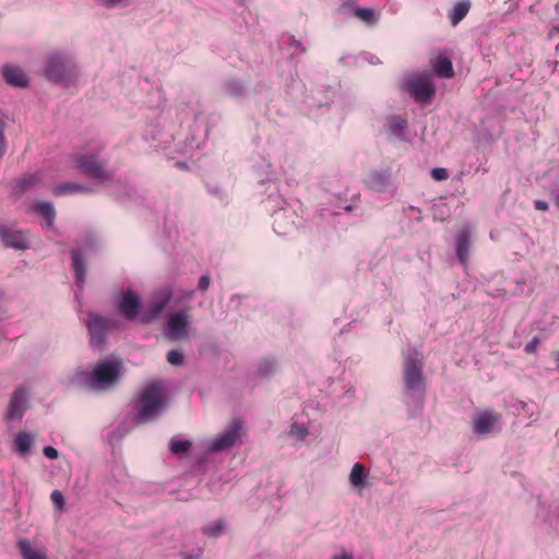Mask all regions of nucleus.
<instances>
[{
	"instance_id": "obj_21",
	"label": "nucleus",
	"mask_w": 559,
	"mask_h": 559,
	"mask_svg": "<svg viewBox=\"0 0 559 559\" xmlns=\"http://www.w3.org/2000/svg\"><path fill=\"white\" fill-rule=\"evenodd\" d=\"M71 258H72V267L75 273L76 282L79 284H83L85 281V266L83 263L82 254L79 249H73L71 251Z\"/></svg>"
},
{
	"instance_id": "obj_36",
	"label": "nucleus",
	"mask_w": 559,
	"mask_h": 559,
	"mask_svg": "<svg viewBox=\"0 0 559 559\" xmlns=\"http://www.w3.org/2000/svg\"><path fill=\"white\" fill-rule=\"evenodd\" d=\"M538 343H539L538 338H536V337H535V338H533L530 343H527V344L525 345L524 352H525L526 354H533V353H535V350H536V348H537V346H538Z\"/></svg>"
},
{
	"instance_id": "obj_47",
	"label": "nucleus",
	"mask_w": 559,
	"mask_h": 559,
	"mask_svg": "<svg viewBox=\"0 0 559 559\" xmlns=\"http://www.w3.org/2000/svg\"><path fill=\"white\" fill-rule=\"evenodd\" d=\"M345 210H346V211H350V210H352V206H350V205H348Z\"/></svg>"
},
{
	"instance_id": "obj_3",
	"label": "nucleus",
	"mask_w": 559,
	"mask_h": 559,
	"mask_svg": "<svg viewBox=\"0 0 559 559\" xmlns=\"http://www.w3.org/2000/svg\"><path fill=\"white\" fill-rule=\"evenodd\" d=\"M75 168L83 175L103 182L112 179V173L106 169V162L92 154L79 155L75 159Z\"/></svg>"
},
{
	"instance_id": "obj_2",
	"label": "nucleus",
	"mask_w": 559,
	"mask_h": 559,
	"mask_svg": "<svg viewBox=\"0 0 559 559\" xmlns=\"http://www.w3.org/2000/svg\"><path fill=\"white\" fill-rule=\"evenodd\" d=\"M166 403L165 385L162 381L148 383L142 391L136 405L138 421L147 423L158 417Z\"/></svg>"
},
{
	"instance_id": "obj_20",
	"label": "nucleus",
	"mask_w": 559,
	"mask_h": 559,
	"mask_svg": "<svg viewBox=\"0 0 559 559\" xmlns=\"http://www.w3.org/2000/svg\"><path fill=\"white\" fill-rule=\"evenodd\" d=\"M33 444L34 437L31 433L26 431H20L15 436L14 448L20 454L25 455L26 453H28Z\"/></svg>"
},
{
	"instance_id": "obj_25",
	"label": "nucleus",
	"mask_w": 559,
	"mask_h": 559,
	"mask_svg": "<svg viewBox=\"0 0 559 559\" xmlns=\"http://www.w3.org/2000/svg\"><path fill=\"white\" fill-rule=\"evenodd\" d=\"M349 481L354 487H360L365 484V467L360 463H356L349 474Z\"/></svg>"
},
{
	"instance_id": "obj_31",
	"label": "nucleus",
	"mask_w": 559,
	"mask_h": 559,
	"mask_svg": "<svg viewBox=\"0 0 559 559\" xmlns=\"http://www.w3.org/2000/svg\"><path fill=\"white\" fill-rule=\"evenodd\" d=\"M431 177L437 181L447 180L449 178V171L445 168L437 167L431 170Z\"/></svg>"
},
{
	"instance_id": "obj_26",
	"label": "nucleus",
	"mask_w": 559,
	"mask_h": 559,
	"mask_svg": "<svg viewBox=\"0 0 559 559\" xmlns=\"http://www.w3.org/2000/svg\"><path fill=\"white\" fill-rule=\"evenodd\" d=\"M354 14L368 25H373L378 22V16L371 8H357Z\"/></svg>"
},
{
	"instance_id": "obj_28",
	"label": "nucleus",
	"mask_w": 559,
	"mask_h": 559,
	"mask_svg": "<svg viewBox=\"0 0 559 559\" xmlns=\"http://www.w3.org/2000/svg\"><path fill=\"white\" fill-rule=\"evenodd\" d=\"M406 127V120L399 117V116H392L389 119V128L390 130L399 138L403 135V130Z\"/></svg>"
},
{
	"instance_id": "obj_18",
	"label": "nucleus",
	"mask_w": 559,
	"mask_h": 559,
	"mask_svg": "<svg viewBox=\"0 0 559 559\" xmlns=\"http://www.w3.org/2000/svg\"><path fill=\"white\" fill-rule=\"evenodd\" d=\"M435 73L440 78L451 79L454 76L452 61L448 57L438 56L432 62Z\"/></svg>"
},
{
	"instance_id": "obj_24",
	"label": "nucleus",
	"mask_w": 559,
	"mask_h": 559,
	"mask_svg": "<svg viewBox=\"0 0 559 559\" xmlns=\"http://www.w3.org/2000/svg\"><path fill=\"white\" fill-rule=\"evenodd\" d=\"M73 192H91V189H88L87 187L78 185V183H63V185H59L53 188V193L56 195L73 193Z\"/></svg>"
},
{
	"instance_id": "obj_11",
	"label": "nucleus",
	"mask_w": 559,
	"mask_h": 559,
	"mask_svg": "<svg viewBox=\"0 0 559 559\" xmlns=\"http://www.w3.org/2000/svg\"><path fill=\"white\" fill-rule=\"evenodd\" d=\"M0 239L8 248L25 250L29 247L27 234L23 230H13L7 227H0Z\"/></svg>"
},
{
	"instance_id": "obj_22",
	"label": "nucleus",
	"mask_w": 559,
	"mask_h": 559,
	"mask_svg": "<svg viewBox=\"0 0 559 559\" xmlns=\"http://www.w3.org/2000/svg\"><path fill=\"white\" fill-rule=\"evenodd\" d=\"M41 180L39 173L24 174L16 180V189L21 192L36 187Z\"/></svg>"
},
{
	"instance_id": "obj_35",
	"label": "nucleus",
	"mask_w": 559,
	"mask_h": 559,
	"mask_svg": "<svg viewBox=\"0 0 559 559\" xmlns=\"http://www.w3.org/2000/svg\"><path fill=\"white\" fill-rule=\"evenodd\" d=\"M210 276L209 275H202L199 280L198 288L200 290H206L210 287Z\"/></svg>"
},
{
	"instance_id": "obj_4",
	"label": "nucleus",
	"mask_w": 559,
	"mask_h": 559,
	"mask_svg": "<svg viewBox=\"0 0 559 559\" xmlns=\"http://www.w3.org/2000/svg\"><path fill=\"white\" fill-rule=\"evenodd\" d=\"M404 384L406 390L419 392L424 397L426 380L423 372V362L415 357H407L403 365Z\"/></svg>"
},
{
	"instance_id": "obj_43",
	"label": "nucleus",
	"mask_w": 559,
	"mask_h": 559,
	"mask_svg": "<svg viewBox=\"0 0 559 559\" xmlns=\"http://www.w3.org/2000/svg\"><path fill=\"white\" fill-rule=\"evenodd\" d=\"M183 559H200L197 555H185Z\"/></svg>"
},
{
	"instance_id": "obj_1",
	"label": "nucleus",
	"mask_w": 559,
	"mask_h": 559,
	"mask_svg": "<svg viewBox=\"0 0 559 559\" xmlns=\"http://www.w3.org/2000/svg\"><path fill=\"white\" fill-rule=\"evenodd\" d=\"M123 369L122 360H104L94 367L91 372L78 373V380L87 389L104 391L119 382Z\"/></svg>"
},
{
	"instance_id": "obj_7",
	"label": "nucleus",
	"mask_w": 559,
	"mask_h": 559,
	"mask_svg": "<svg viewBox=\"0 0 559 559\" xmlns=\"http://www.w3.org/2000/svg\"><path fill=\"white\" fill-rule=\"evenodd\" d=\"M241 428L240 420L234 419L223 433L213 439L210 451L218 452L233 447L240 437Z\"/></svg>"
},
{
	"instance_id": "obj_41",
	"label": "nucleus",
	"mask_w": 559,
	"mask_h": 559,
	"mask_svg": "<svg viewBox=\"0 0 559 559\" xmlns=\"http://www.w3.org/2000/svg\"><path fill=\"white\" fill-rule=\"evenodd\" d=\"M3 143H4V136H3V134L0 132V154H2V153L4 152Z\"/></svg>"
},
{
	"instance_id": "obj_34",
	"label": "nucleus",
	"mask_w": 559,
	"mask_h": 559,
	"mask_svg": "<svg viewBox=\"0 0 559 559\" xmlns=\"http://www.w3.org/2000/svg\"><path fill=\"white\" fill-rule=\"evenodd\" d=\"M43 453L46 457H48L50 460H56L59 456L57 449H55L53 447H50V445L45 447L43 450Z\"/></svg>"
},
{
	"instance_id": "obj_44",
	"label": "nucleus",
	"mask_w": 559,
	"mask_h": 559,
	"mask_svg": "<svg viewBox=\"0 0 559 559\" xmlns=\"http://www.w3.org/2000/svg\"><path fill=\"white\" fill-rule=\"evenodd\" d=\"M193 297V292H188L187 294H185L183 298L186 299H191Z\"/></svg>"
},
{
	"instance_id": "obj_23",
	"label": "nucleus",
	"mask_w": 559,
	"mask_h": 559,
	"mask_svg": "<svg viewBox=\"0 0 559 559\" xmlns=\"http://www.w3.org/2000/svg\"><path fill=\"white\" fill-rule=\"evenodd\" d=\"M471 3L468 1H461L454 5L449 14L452 25L459 24L468 13Z\"/></svg>"
},
{
	"instance_id": "obj_15",
	"label": "nucleus",
	"mask_w": 559,
	"mask_h": 559,
	"mask_svg": "<svg viewBox=\"0 0 559 559\" xmlns=\"http://www.w3.org/2000/svg\"><path fill=\"white\" fill-rule=\"evenodd\" d=\"M471 249V231L463 229L456 235V255L462 265H466Z\"/></svg>"
},
{
	"instance_id": "obj_13",
	"label": "nucleus",
	"mask_w": 559,
	"mask_h": 559,
	"mask_svg": "<svg viewBox=\"0 0 559 559\" xmlns=\"http://www.w3.org/2000/svg\"><path fill=\"white\" fill-rule=\"evenodd\" d=\"M189 324V314L186 311H178L171 314L167 322L168 338L179 340L186 335V329Z\"/></svg>"
},
{
	"instance_id": "obj_45",
	"label": "nucleus",
	"mask_w": 559,
	"mask_h": 559,
	"mask_svg": "<svg viewBox=\"0 0 559 559\" xmlns=\"http://www.w3.org/2000/svg\"><path fill=\"white\" fill-rule=\"evenodd\" d=\"M556 367L559 370V352L556 354Z\"/></svg>"
},
{
	"instance_id": "obj_5",
	"label": "nucleus",
	"mask_w": 559,
	"mask_h": 559,
	"mask_svg": "<svg viewBox=\"0 0 559 559\" xmlns=\"http://www.w3.org/2000/svg\"><path fill=\"white\" fill-rule=\"evenodd\" d=\"M407 91L420 104H428L436 94V87L428 75H420L407 81Z\"/></svg>"
},
{
	"instance_id": "obj_17",
	"label": "nucleus",
	"mask_w": 559,
	"mask_h": 559,
	"mask_svg": "<svg viewBox=\"0 0 559 559\" xmlns=\"http://www.w3.org/2000/svg\"><path fill=\"white\" fill-rule=\"evenodd\" d=\"M390 180V171H371L366 180L367 186L378 192L386 189Z\"/></svg>"
},
{
	"instance_id": "obj_40",
	"label": "nucleus",
	"mask_w": 559,
	"mask_h": 559,
	"mask_svg": "<svg viewBox=\"0 0 559 559\" xmlns=\"http://www.w3.org/2000/svg\"><path fill=\"white\" fill-rule=\"evenodd\" d=\"M331 559H353V557L344 551L340 555H334Z\"/></svg>"
},
{
	"instance_id": "obj_14",
	"label": "nucleus",
	"mask_w": 559,
	"mask_h": 559,
	"mask_svg": "<svg viewBox=\"0 0 559 559\" xmlns=\"http://www.w3.org/2000/svg\"><path fill=\"white\" fill-rule=\"evenodd\" d=\"M140 308L139 297L131 290L126 292L119 302V311L128 320H134Z\"/></svg>"
},
{
	"instance_id": "obj_12",
	"label": "nucleus",
	"mask_w": 559,
	"mask_h": 559,
	"mask_svg": "<svg viewBox=\"0 0 559 559\" xmlns=\"http://www.w3.org/2000/svg\"><path fill=\"white\" fill-rule=\"evenodd\" d=\"M109 320L99 317L91 316L87 321V329L91 336V344L93 346H99L105 341V333L109 328Z\"/></svg>"
},
{
	"instance_id": "obj_8",
	"label": "nucleus",
	"mask_w": 559,
	"mask_h": 559,
	"mask_svg": "<svg viewBox=\"0 0 559 559\" xmlns=\"http://www.w3.org/2000/svg\"><path fill=\"white\" fill-rule=\"evenodd\" d=\"M500 421V415L492 409H485L478 413L473 419V431L476 435H488L493 431Z\"/></svg>"
},
{
	"instance_id": "obj_30",
	"label": "nucleus",
	"mask_w": 559,
	"mask_h": 559,
	"mask_svg": "<svg viewBox=\"0 0 559 559\" xmlns=\"http://www.w3.org/2000/svg\"><path fill=\"white\" fill-rule=\"evenodd\" d=\"M167 361L174 366H180L183 364V354L179 349H171L167 354Z\"/></svg>"
},
{
	"instance_id": "obj_38",
	"label": "nucleus",
	"mask_w": 559,
	"mask_h": 559,
	"mask_svg": "<svg viewBox=\"0 0 559 559\" xmlns=\"http://www.w3.org/2000/svg\"><path fill=\"white\" fill-rule=\"evenodd\" d=\"M534 206L538 211H547L549 209L548 203L546 201H544V200H536L534 202Z\"/></svg>"
},
{
	"instance_id": "obj_19",
	"label": "nucleus",
	"mask_w": 559,
	"mask_h": 559,
	"mask_svg": "<svg viewBox=\"0 0 559 559\" xmlns=\"http://www.w3.org/2000/svg\"><path fill=\"white\" fill-rule=\"evenodd\" d=\"M17 546L24 559H47L46 554L34 548L28 539H20Z\"/></svg>"
},
{
	"instance_id": "obj_16",
	"label": "nucleus",
	"mask_w": 559,
	"mask_h": 559,
	"mask_svg": "<svg viewBox=\"0 0 559 559\" xmlns=\"http://www.w3.org/2000/svg\"><path fill=\"white\" fill-rule=\"evenodd\" d=\"M2 74L8 84L19 87H24L27 85L28 80L23 70L13 66H4L2 69Z\"/></svg>"
},
{
	"instance_id": "obj_27",
	"label": "nucleus",
	"mask_w": 559,
	"mask_h": 559,
	"mask_svg": "<svg viewBox=\"0 0 559 559\" xmlns=\"http://www.w3.org/2000/svg\"><path fill=\"white\" fill-rule=\"evenodd\" d=\"M34 210L43 215L50 225L55 218L56 212L51 203L38 202L34 205Z\"/></svg>"
},
{
	"instance_id": "obj_39",
	"label": "nucleus",
	"mask_w": 559,
	"mask_h": 559,
	"mask_svg": "<svg viewBox=\"0 0 559 559\" xmlns=\"http://www.w3.org/2000/svg\"><path fill=\"white\" fill-rule=\"evenodd\" d=\"M559 35V26H554L548 33L549 39H555Z\"/></svg>"
},
{
	"instance_id": "obj_10",
	"label": "nucleus",
	"mask_w": 559,
	"mask_h": 559,
	"mask_svg": "<svg viewBox=\"0 0 559 559\" xmlns=\"http://www.w3.org/2000/svg\"><path fill=\"white\" fill-rule=\"evenodd\" d=\"M27 408V392L24 388L16 389L9 402L7 411V419H22L24 412Z\"/></svg>"
},
{
	"instance_id": "obj_46",
	"label": "nucleus",
	"mask_w": 559,
	"mask_h": 559,
	"mask_svg": "<svg viewBox=\"0 0 559 559\" xmlns=\"http://www.w3.org/2000/svg\"><path fill=\"white\" fill-rule=\"evenodd\" d=\"M556 51H559V43L556 45Z\"/></svg>"
},
{
	"instance_id": "obj_6",
	"label": "nucleus",
	"mask_w": 559,
	"mask_h": 559,
	"mask_svg": "<svg viewBox=\"0 0 559 559\" xmlns=\"http://www.w3.org/2000/svg\"><path fill=\"white\" fill-rule=\"evenodd\" d=\"M173 297V290L169 287H164L156 290L148 304L146 310L141 316L142 323H148L159 316L164 308L168 305Z\"/></svg>"
},
{
	"instance_id": "obj_29",
	"label": "nucleus",
	"mask_w": 559,
	"mask_h": 559,
	"mask_svg": "<svg viewBox=\"0 0 559 559\" xmlns=\"http://www.w3.org/2000/svg\"><path fill=\"white\" fill-rule=\"evenodd\" d=\"M191 442L188 440H175L173 439L169 443V449L174 454L186 453L191 448Z\"/></svg>"
},
{
	"instance_id": "obj_32",
	"label": "nucleus",
	"mask_w": 559,
	"mask_h": 559,
	"mask_svg": "<svg viewBox=\"0 0 559 559\" xmlns=\"http://www.w3.org/2000/svg\"><path fill=\"white\" fill-rule=\"evenodd\" d=\"M50 499L58 509H62L64 507V498L59 490H53L50 495Z\"/></svg>"
},
{
	"instance_id": "obj_42",
	"label": "nucleus",
	"mask_w": 559,
	"mask_h": 559,
	"mask_svg": "<svg viewBox=\"0 0 559 559\" xmlns=\"http://www.w3.org/2000/svg\"><path fill=\"white\" fill-rule=\"evenodd\" d=\"M555 205L559 209V191L554 194Z\"/></svg>"
},
{
	"instance_id": "obj_9",
	"label": "nucleus",
	"mask_w": 559,
	"mask_h": 559,
	"mask_svg": "<svg viewBox=\"0 0 559 559\" xmlns=\"http://www.w3.org/2000/svg\"><path fill=\"white\" fill-rule=\"evenodd\" d=\"M72 70V64L70 61L66 60L62 57L53 56L48 60V64L46 68L47 76L55 81L60 82L67 80Z\"/></svg>"
},
{
	"instance_id": "obj_33",
	"label": "nucleus",
	"mask_w": 559,
	"mask_h": 559,
	"mask_svg": "<svg viewBox=\"0 0 559 559\" xmlns=\"http://www.w3.org/2000/svg\"><path fill=\"white\" fill-rule=\"evenodd\" d=\"M204 533L209 536H217L222 532V523L217 522L213 526L204 527Z\"/></svg>"
},
{
	"instance_id": "obj_37",
	"label": "nucleus",
	"mask_w": 559,
	"mask_h": 559,
	"mask_svg": "<svg viewBox=\"0 0 559 559\" xmlns=\"http://www.w3.org/2000/svg\"><path fill=\"white\" fill-rule=\"evenodd\" d=\"M292 432H295L300 439H305L308 435L306 428L298 427L297 425L292 426Z\"/></svg>"
}]
</instances>
